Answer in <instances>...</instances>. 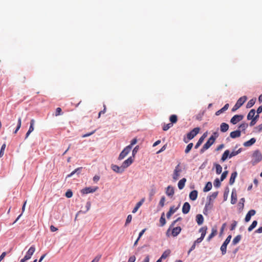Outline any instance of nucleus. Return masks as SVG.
Instances as JSON below:
<instances>
[{
	"label": "nucleus",
	"instance_id": "nucleus-37",
	"mask_svg": "<svg viewBox=\"0 0 262 262\" xmlns=\"http://www.w3.org/2000/svg\"><path fill=\"white\" fill-rule=\"evenodd\" d=\"M214 166L215 167L216 174H220L221 173L222 171V167L219 164H215Z\"/></svg>",
	"mask_w": 262,
	"mask_h": 262
},
{
	"label": "nucleus",
	"instance_id": "nucleus-29",
	"mask_svg": "<svg viewBox=\"0 0 262 262\" xmlns=\"http://www.w3.org/2000/svg\"><path fill=\"white\" fill-rule=\"evenodd\" d=\"M228 157L229 158V150H226L224 151V152L222 155L221 160L222 162H224L228 158Z\"/></svg>",
	"mask_w": 262,
	"mask_h": 262
},
{
	"label": "nucleus",
	"instance_id": "nucleus-60",
	"mask_svg": "<svg viewBox=\"0 0 262 262\" xmlns=\"http://www.w3.org/2000/svg\"><path fill=\"white\" fill-rule=\"evenodd\" d=\"M236 225H237V222L235 221H234L233 222L232 224H231L230 230H233L235 229Z\"/></svg>",
	"mask_w": 262,
	"mask_h": 262
},
{
	"label": "nucleus",
	"instance_id": "nucleus-63",
	"mask_svg": "<svg viewBox=\"0 0 262 262\" xmlns=\"http://www.w3.org/2000/svg\"><path fill=\"white\" fill-rule=\"evenodd\" d=\"M135 260H136V257H135V256L133 255V256H130L127 262H135Z\"/></svg>",
	"mask_w": 262,
	"mask_h": 262
},
{
	"label": "nucleus",
	"instance_id": "nucleus-24",
	"mask_svg": "<svg viewBox=\"0 0 262 262\" xmlns=\"http://www.w3.org/2000/svg\"><path fill=\"white\" fill-rule=\"evenodd\" d=\"M237 173L236 171H234L231 173L230 180H229V184L230 185H232L234 182L236 177H237Z\"/></svg>",
	"mask_w": 262,
	"mask_h": 262
},
{
	"label": "nucleus",
	"instance_id": "nucleus-2",
	"mask_svg": "<svg viewBox=\"0 0 262 262\" xmlns=\"http://www.w3.org/2000/svg\"><path fill=\"white\" fill-rule=\"evenodd\" d=\"M247 97L244 96L243 97H241L239 98L237 102H236L235 104L234 105V106L232 108V112H235L237 110H238L247 100Z\"/></svg>",
	"mask_w": 262,
	"mask_h": 262
},
{
	"label": "nucleus",
	"instance_id": "nucleus-26",
	"mask_svg": "<svg viewBox=\"0 0 262 262\" xmlns=\"http://www.w3.org/2000/svg\"><path fill=\"white\" fill-rule=\"evenodd\" d=\"M213 207V203L211 202V200H209V202L207 203L205 205L204 213L205 214V211H207V210H211Z\"/></svg>",
	"mask_w": 262,
	"mask_h": 262
},
{
	"label": "nucleus",
	"instance_id": "nucleus-46",
	"mask_svg": "<svg viewBox=\"0 0 262 262\" xmlns=\"http://www.w3.org/2000/svg\"><path fill=\"white\" fill-rule=\"evenodd\" d=\"M21 118L19 117L18 118V123H17V127L16 128V129L15 130V131L14 132V134H16L17 133V132H18V130L19 129V128L21 127Z\"/></svg>",
	"mask_w": 262,
	"mask_h": 262
},
{
	"label": "nucleus",
	"instance_id": "nucleus-3",
	"mask_svg": "<svg viewBox=\"0 0 262 262\" xmlns=\"http://www.w3.org/2000/svg\"><path fill=\"white\" fill-rule=\"evenodd\" d=\"M215 142L214 138L210 137L206 143L203 145L202 148L200 149V153H203L205 150L208 149Z\"/></svg>",
	"mask_w": 262,
	"mask_h": 262
},
{
	"label": "nucleus",
	"instance_id": "nucleus-38",
	"mask_svg": "<svg viewBox=\"0 0 262 262\" xmlns=\"http://www.w3.org/2000/svg\"><path fill=\"white\" fill-rule=\"evenodd\" d=\"M255 101H256L255 99H252L250 100L246 105V107L247 108H251V107H252L254 105V104H255Z\"/></svg>",
	"mask_w": 262,
	"mask_h": 262
},
{
	"label": "nucleus",
	"instance_id": "nucleus-8",
	"mask_svg": "<svg viewBox=\"0 0 262 262\" xmlns=\"http://www.w3.org/2000/svg\"><path fill=\"white\" fill-rule=\"evenodd\" d=\"M243 118L244 116L242 115H235L231 119L230 122L233 124H236L237 122L241 121Z\"/></svg>",
	"mask_w": 262,
	"mask_h": 262
},
{
	"label": "nucleus",
	"instance_id": "nucleus-7",
	"mask_svg": "<svg viewBox=\"0 0 262 262\" xmlns=\"http://www.w3.org/2000/svg\"><path fill=\"white\" fill-rule=\"evenodd\" d=\"M98 189V187H85L82 189L81 190V192L82 194H88V193H93V192H95Z\"/></svg>",
	"mask_w": 262,
	"mask_h": 262
},
{
	"label": "nucleus",
	"instance_id": "nucleus-61",
	"mask_svg": "<svg viewBox=\"0 0 262 262\" xmlns=\"http://www.w3.org/2000/svg\"><path fill=\"white\" fill-rule=\"evenodd\" d=\"M61 109L60 107H57L56 110L55 115L59 116L61 114Z\"/></svg>",
	"mask_w": 262,
	"mask_h": 262
},
{
	"label": "nucleus",
	"instance_id": "nucleus-57",
	"mask_svg": "<svg viewBox=\"0 0 262 262\" xmlns=\"http://www.w3.org/2000/svg\"><path fill=\"white\" fill-rule=\"evenodd\" d=\"M221 185V183L219 179H216L214 182V186L216 187H219Z\"/></svg>",
	"mask_w": 262,
	"mask_h": 262
},
{
	"label": "nucleus",
	"instance_id": "nucleus-23",
	"mask_svg": "<svg viewBox=\"0 0 262 262\" xmlns=\"http://www.w3.org/2000/svg\"><path fill=\"white\" fill-rule=\"evenodd\" d=\"M229 107V104L227 103L223 107H222L221 109L219 110L215 113V115L216 116L220 115L221 114L224 113L225 111L228 110Z\"/></svg>",
	"mask_w": 262,
	"mask_h": 262
},
{
	"label": "nucleus",
	"instance_id": "nucleus-16",
	"mask_svg": "<svg viewBox=\"0 0 262 262\" xmlns=\"http://www.w3.org/2000/svg\"><path fill=\"white\" fill-rule=\"evenodd\" d=\"M35 123V120L34 119H32L30 121V125L28 131L26 133V138H28L29 135L34 130V125Z\"/></svg>",
	"mask_w": 262,
	"mask_h": 262
},
{
	"label": "nucleus",
	"instance_id": "nucleus-11",
	"mask_svg": "<svg viewBox=\"0 0 262 262\" xmlns=\"http://www.w3.org/2000/svg\"><path fill=\"white\" fill-rule=\"evenodd\" d=\"M111 168L113 171L119 173H121L124 171L122 165L120 167H119L116 165L113 164L111 166Z\"/></svg>",
	"mask_w": 262,
	"mask_h": 262
},
{
	"label": "nucleus",
	"instance_id": "nucleus-18",
	"mask_svg": "<svg viewBox=\"0 0 262 262\" xmlns=\"http://www.w3.org/2000/svg\"><path fill=\"white\" fill-rule=\"evenodd\" d=\"M241 135V130H236L230 133V136L232 138L239 137Z\"/></svg>",
	"mask_w": 262,
	"mask_h": 262
},
{
	"label": "nucleus",
	"instance_id": "nucleus-36",
	"mask_svg": "<svg viewBox=\"0 0 262 262\" xmlns=\"http://www.w3.org/2000/svg\"><path fill=\"white\" fill-rule=\"evenodd\" d=\"M170 250H167L166 251H165L163 254H162L161 256V259H165L168 256H169V255H170Z\"/></svg>",
	"mask_w": 262,
	"mask_h": 262
},
{
	"label": "nucleus",
	"instance_id": "nucleus-62",
	"mask_svg": "<svg viewBox=\"0 0 262 262\" xmlns=\"http://www.w3.org/2000/svg\"><path fill=\"white\" fill-rule=\"evenodd\" d=\"M26 81V77L24 75H22L20 77V81L21 83H25Z\"/></svg>",
	"mask_w": 262,
	"mask_h": 262
},
{
	"label": "nucleus",
	"instance_id": "nucleus-10",
	"mask_svg": "<svg viewBox=\"0 0 262 262\" xmlns=\"http://www.w3.org/2000/svg\"><path fill=\"white\" fill-rule=\"evenodd\" d=\"M35 251V247L34 246H32L28 251H27L26 255L25 256L26 259H29L31 258L32 255L34 253Z\"/></svg>",
	"mask_w": 262,
	"mask_h": 262
},
{
	"label": "nucleus",
	"instance_id": "nucleus-40",
	"mask_svg": "<svg viewBox=\"0 0 262 262\" xmlns=\"http://www.w3.org/2000/svg\"><path fill=\"white\" fill-rule=\"evenodd\" d=\"M242 149L239 148L237 151H233L230 154L229 153V158L236 156L241 152Z\"/></svg>",
	"mask_w": 262,
	"mask_h": 262
},
{
	"label": "nucleus",
	"instance_id": "nucleus-4",
	"mask_svg": "<svg viewBox=\"0 0 262 262\" xmlns=\"http://www.w3.org/2000/svg\"><path fill=\"white\" fill-rule=\"evenodd\" d=\"M200 128L195 127L187 134V138L188 140L192 139L199 133Z\"/></svg>",
	"mask_w": 262,
	"mask_h": 262
},
{
	"label": "nucleus",
	"instance_id": "nucleus-42",
	"mask_svg": "<svg viewBox=\"0 0 262 262\" xmlns=\"http://www.w3.org/2000/svg\"><path fill=\"white\" fill-rule=\"evenodd\" d=\"M257 224V222L256 221H254L252 224L248 227V231H251L256 226Z\"/></svg>",
	"mask_w": 262,
	"mask_h": 262
},
{
	"label": "nucleus",
	"instance_id": "nucleus-34",
	"mask_svg": "<svg viewBox=\"0 0 262 262\" xmlns=\"http://www.w3.org/2000/svg\"><path fill=\"white\" fill-rule=\"evenodd\" d=\"M242 238V236L241 235H238L236 236L233 239L232 242V244L234 245H236L239 242L241 241Z\"/></svg>",
	"mask_w": 262,
	"mask_h": 262
},
{
	"label": "nucleus",
	"instance_id": "nucleus-53",
	"mask_svg": "<svg viewBox=\"0 0 262 262\" xmlns=\"http://www.w3.org/2000/svg\"><path fill=\"white\" fill-rule=\"evenodd\" d=\"M132 220V215L129 214L127 216V219L126 220V222L125 223V225L127 226V224L130 223L131 221Z\"/></svg>",
	"mask_w": 262,
	"mask_h": 262
},
{
	"label": "nucleus",
	"instance_id": "nucleus-6",
	"mask_svg": "<svg viewBox=\"0 0 262 262\" xmlns=\"http://www.w3.org/2000/svg\"><path fill=\"white\" fill-rule=\"evenodd\" d=\"M131 150L130 146H126L120 154L118 160H121L124 159Z\"/></svg>",
	"mask_w": 262,
	"mask_h": 262
},
{
	"label": "nucleus",
	"instance_id": "nucleus-48",
	"mask_svg": "<svg viewBox=\"0 0 262 262\" xmlns=\"http://www.w3.org/2000/svg\"><path fill=\"white\" fill-rule=\"evenodd\" d=\"M172 126H173L172 124L170 123L166 124H165L163 125L162 129H163V130L166 131L168 129H169L170 127H171Z\"/></svg>",
	"mask_w": 262,
	"mask_h": 262
},
{
	"label": "nucleus",
	"instance_id": "nucleus-13",
	"mask_svg": "<svg viewBox=\"0 0 262 262\" xmlns=\"http://www.w3.org/2000/svg\"><path fill=\"white\" fill-rule=\"evenodd\" d=\"M255 213L256 211L255 210L251 209L249 210L246 215L245 219V222H248L250 220L251 216L255 215Z\"/></svg>",
	"mask_w": 262,
	"mask_h": 262
},
{
	"label": "nucleus",
	"instance_id": "nucleus-20",
	"mask_svg": "<svg viewBox=\"0 0 262 262\" xmlns=\"http://www.w3.org/2000/svg\"><path fill=\"white\" fill-rule=\"evenodd\" d=\"M198 191L196 190H193L189 193V198L192 201H194L197 199Z\"/></svg>",
	"mask_w": 262,
	"mask_h": 262
},
{
	"label": "nucleus",
	"instance_id": "nucleus-43",
	"mask_svg": "<svg viewBox=\"0 0 262 262\" xmlns=\"http://www.w3.org/2000/svg\"><path fill=\"white\" fill-rule=\"evenodd\" d=\"M193 143H190L189 144H188L187 145V146H186V148L185 150V154H187L188 153H189L190 152V151L191 150V149H192V147H193Z\"/></svg>",
	"mask_w": 262,
	"mask_h": 262
},
{
	"label": "nucleus",
	"instance_id": "nucleus-47",
	"mask_svg": "<svg viewBox=\"0 0 262 262\" xmlns=\"http://www.w3.org/2000/svg\"><path fill=\"white\" fill-rule=\"evenodd\" d=\"M181 217H178L176 220L174 221L171 224V225H170L169 228L167 230V233H166V234L167 236H169V234H168V233H169V231H170V228L173 227L175 224L179 221H180L181 220Z\"/></svg>",
	"mask_w": 262,
	"mask_h": 262
},
{
	"label": "nucleus",
	"instance_id": "nucleus-39",
	"mask_svg": "<svg viewBox=\"0 0 262 262\" xmlns=\"http://www.w3.org/2000/svg\"><path fill=\"white\" fill-rule=\"evenodd\" d=\"M228 245L223 243L221 247V251H222V255H225L226 253L227 246Z\"/></svg>",
	"mask_w": 262,
	"mask_h": 262
},
{
	"label": "nucleus",
	"instance_id": "nucleus-55",
	"mask_svg": "<svg viewBox=\"0 0 262 262\" xmlns=\"http://www.w3.org/2000/svg\"><path fill=\"white\" fill-rule=\"evenodd\" d=\"M217 194H218L217 191L213 192L212 193V194L209 196V200L211 201L212 199H214L216 198V196H217Z\"/></svg>",
	"mask_w": 262,
	"mask_h": 262
},
{
	"label": "nucleus",
	"instance_id": "nucleus-15",
	"mask_svg": "<svg viewBox=\"0 0 262 262\" xmlns=\"http://www.w3.org/2000/svg\"><path fill=\"white\" fill-rule=\"evenodd\" d=\"M180 206V204L179 205L178 207H175L174 206H171L170 208V209L169 211L167 213V219H169L171 215L173 214L178 209L179 207Z\"/></svg>",
	"mask_w": 262,
	"mask_h": 262
},
{
	"label": "nucleus",
	"instance_id": "nucleus-35",
	"mask_svg": "<svg viewBox=\"0 0 262 262\" xmlns=\"http://www.w3.org/2000/svg\"><path fill=\"white\" fill-rule=\"evenodd\" d=\"M169 120L171 122L170 123H172V124L173 123H177L178 121V117L176 115H172L169 117Z\"/></svg>",
	"mask_w": 262,
	"mask_h": 262
},
{
	"label": "nucleus",
	"instance_id": "nucleus-51",
	"mask_svg": "<svg viewBox=\"0 0 262 262\" xmlns=\"http://www.w3.org/2000/svg\"><path fill=\"white\" fill-rule=\"evenodd\" d=\"M228 171L227 170L223 172L221 177V181L224 180L227 176Z\"/></svg>",
	"mask_w": 262,
	"mask_h": 262
},
{
	"label": "nucleus",
	"instance_id": "nucleus-59",
	"mask_svg": "<svg viewBox=\"0 0 262 262\" xmlns=\"http://www.w3.org/2000/svg\"><path fill=\"white\" fill-rule=\"evenodd\" d=\"M231 237H232V236L231 235H228V237H227V238L224 241V243H225L227 245H228V244L230 243V242L231 241Z\"/></svg>",
	"mask_w": 262,
	"mask_h": 262
},
{
	"label": "nucleus",
	"instance_id": "nucleus-14",
	"mask_svg": "<svg viewBox=\"0 0 262 262\" xmlns=\"http://www.w3.org/2000/svg\"><path fill=\"white\" fill-rule=\"evenodd\" d=\"M190 209V205L188 202H185L183 204V207H182V212L184 214H187L188 213Z\"/></svg>",
	"mask_w": 262,
	"mask_h": 262
},
{
	"label": "nucleus",
	"instance_id": "nucleus-64",
	"mask_svg": "<svg viewBox=\"0 0 262 262\" xmlns=\"http://www.w3.org/2000/svg\"><path fill=\"white\" fill-rule=\"evenodd\" d=\"M101 256H97L94 258V259L91 262H98Z\"/></svg>",
	"mask_w": 262,
	"mask_h": 262
},
{
	"label": "nucleus",
	"instance_id": "nucleus-45",
	"mask_svg": "<svg viewBox=\"0 0 262 262\" xmlns=\"http://www.w3.org/2000/svg\"><path fill=\"white\" fill-rule=\"evenodd\" d=\"M248 125L247 123H243L242 124H241L239 127H238V128L239 129L238 130H241V131H244L245 130V129L247 128Z\"/></svg>",
	"mask_w": 262,
	"mask_h": 262
},
{
	"label": "nucleus",
	"instance_id": "nucleus-5",
	"mask_svg": "<svg viewBox=\"0 0 262 262\" xmlns=\"http://www.w3.org/2000/svg\"><path fill=\"white\" fill-rule=\"evenodd\" d=\"M181 171H182V169L180 167V164H179L175 167V169L173 171V179L174 181H177L179 179L180 174Z\"/></svg>",
	"mask_w": 262,
	"mask_h": 262
},
{
	"label": "nucleus",
	"instance_id": "nucleus-41",
	"mask_svg": "<svg viewBox=\"0 0 262 262\" xmlns=\"http://www.w3.org/2000/svg\"><path fill=\"white\" fill-rule=\"evenodd\" d=\"M164 213H163L160 219V223L161 224V226H163L166 224V220L164 217Z\"/></svg>",
	"mask_w": 262,
	"mask_h": 262
},
{
	"label": "nucleus",
	"instance_id": "nucleus-19",
	"mask_svg": "<svg viewBox=\"0 0 262 262\" xmlns=\"http://www.w3.org/2000/svg\"><path fill=\"white\" fill-rule=\"evenodd\" d=\"M166 193L169 196H172L174 194L173 188L172 186H168L166 188Z\"/></svg>",
	"mask_w": 262,
	"mask_h": 262
},
{
	"label": "nucleus",
	"instance_id": "nucleus-21",
	"mask_svg": "<svg viewBox=\"0 0 262 262\" xmlns=\"http://www.w3.org/2000/svg\"><path fill=\"white\" fill-rule=\"evenodd\" d=\"M256 142V139L254 138H251L250 140L244 143V146L245 147H249L254 144Z\"/></svg>",
	"mask_w": 262,
	"mask_h": 262
},
{
	"label": "nucleus",
	"instance_id": "nucleus-25",
	"mask_svg": "<svg viewBox=\"0 0 262 262\" xmlns=\"http://www.w3.org/2000/svg\"><path fill=\"white\" fill-rule=\"evenodd\" d=\"M196 221L198 225H201L203 223L204 217L202 214H197L196 216Z\"/></svg>",
	"mask_w": 262,
	"mask_h": 262
},
{
	"label": "nucleus",
	"instance_id": "nucleus-54",
	"mask_svg": "<svg viewBox=\"0 0 262 262\" xmlns=\"http://www.w3.org/2000/svg\"><path fill=\"white\" fill-rule=\"evenodd\" d=\"M65 195L68 198H71L73 195V192L71 190H68L66 192Z\"/></svg>",
	"mask_w": 262,
	"mask_h": 262
},
{
	"label": "nucleus",
	"instance_id": "nucleus-9",
	"mask_svg": "<svg viewBox=\"0 0 262 262\" xmlns=\"http://www.w3.org/2000/svg\"><path fill=\"white\" fill-rule=\"evenodd\" d=\"M133 161L134 158H133L132 157H129L127 159L125 160L122 164L124 170L130 166L133 163Z\"/></svg>",
	"mask_w": 262,
	"mask_h": 262
},
{
	"label": "nucleus",
	"instance_id": "nucleus-49",
	"mask_svg": "<svg viewBox=\"0 0 262 262\" xmlns=\"http://www.w3.org/2000/svg\"><path fill=\"white\" fill-rule=\"evenodd\" d=\"M203 141H204L203 138H200L199 139L196 144H195L194 148L195 149L198 148L199 147V146L202 144V143H203Z\"/></svg>",
	"mask_w": 262,
	"mask_h": 262
},
{
	"label": "nucleus",
	"instance_id": "nucleus-52",
	"mask_svg": "<svg viewBox=\"0 0 262 262\" xmlns=\"http://www.w3.org/2000/svg\"><path fill=\"white\" fill-rule=\"evenodd\" d=\"M165 201V198L164 196H162L161 198L160 201L159 202V205L161 207H163L164 206Z\"/></svg>",
	"mask_w": 262,
	"mask_h": 262
},
{
	"label": "nucleus",
	"instance_id": "nucleus-50",
	"mask_svg": "<svg viewBox=\"0 0 262 262\" xmlns=\"http://www.w3.org/2000/svg\"><path fill=\"white\" fill-rule=\"evenodd\" d=\"M6 145L5 143L3 144L1 147L0 150V158L2 157L4 154V150L6 148Z\"/></svg>",
	"mask_w": 262,
	"mask_h": 262
},
{
	"label": "nucleus",
	"instance_id": "nucleus-28",
	"mask_svg": "<svg viewBox=\"0 0 262 262\" xmlns=\"http://www.w3.org/2000/svg\"><path fill=\"white\" fill-rule=\"evenodd\" d=\"M186 182V179L185 178H183L182 179L180 180L178 184V188L180 189H182L185 186V184Z\"/></svg>",
	"mask_w": 262,
	"mask_h": 262
},
{
	"label": "nucleus",
	"instance_id": "nucleus-1",
	"mask_svg": "<svg viewBox=\"0 0 262 262\" xmlns=\"http://www.w3.org/2000/svg\"><path fill=\"white\" fill-rule=\"evenodd\" d=\"M261 160L262 154L260 151L258 150H255L252 155L251 162L252 164L254 165L260 162Z\"/></svg>",
	"mask_w": 262,
	"mask_h": 262
},
{
	"label": "nucleus",
	"instance_id": "nucleus-30",
	"mask_svg": "<svg viewBox=\"0 0 262 262\" xmlns=\"http://www.w3.org/2000/svg\"><path fill=\"white\" fill-rule=\"evenodd\" d=\"M207 230V226H204V227H202L201 228H200V229L199 230V232L201 233V236L202 238H204V237L206 234Z\"/></svg>",
	"mask_w": 262,
	"mask_h": 262
},
{
	"label": "nucleus",
	"instance_id": "nucleus-27",
	"mask_svg": "<svg viewBox=\"0 0 262 262\" xmlns=\"http://www.w3.org/2000/svg\"><path fill=\"white\" fill-rule=\"evenodd\" d=\"M221 131L222 132H226L229 129V125L226 123H222L220 126Z\"/></svg>",
	"mask_w": 262,
	"mask_h": 262
},
{
	"label": "nucleus",
	"instance_id": "nucleus-33",
	"mask_svg": "<svg viewBox=\"0 0 262 262\" xmlns=\"http://www.w3.org/2000/svg\"><path fill=\"white\" fill-rule=\"evenodd\" d=\"M237 201V196L235 192H234L233 191L231 193V203L232 204H234L236 203Z\"/></svg>",
	"mask_w": 262,
	"mask_h": 262
},
{
	"label": "nucleus",
	"instance_id": "nucleus-56",
	"mask_svg": "<svg viewBox=\"0 0 262 262\" xmlns=\"http://www.w3.org/2000/svg\"><path fill=\"white\" fill-rule=\"evenodd\" d=\"M137 142V140L136 138H134L133 139L132 141H131V142H130V145H128L127 146H130V149H132V146L136 144Z\"/></svg>",
	"mask_w": 262,
	"mask_h": 262
},
{
	"label": "nucleus",
	"instance_id": "nucleus-17",
	"mask_svg": "<svg viewBox=\"0 0 262 262\" xmlns=\"http://www.w3.org/2000/svg\"><path fill=\"white\" fill-rule=\"evenodd\" d=\"M181 230L180 226L173 228L171 231V235L173 237L177 236L181 232Z\"/></svg>",
	"mask_w": 262,
	"mask_h": 262
},
{
	"label": "nucleus",
	"instance_id": "nucleus-44",
	"mask_svg": "<svg viewBox=\"0 0 262 262\" xmlns=\"http://www.w3.org/2000/svg\"><path fill=\"white\" fill-rule=\"evenodd\" d=\"M81 169H82V167H79V168H76L74 171H73L71 173L69 174L67 176V178L71 177L73 174H74L76 172H78V173L80 172V171L81 170Z\"/></svg>",
	"mask_w": 262,
	"mask_h": 262
},
{
	"label": "nucleus",
	"instance_id": "nucleus-31",
	"mask_svg": "<svg viewBox=\"0 0 262 262\" xmlns=\"http://www.w3.org/2000/svg\"><path fill=\"white\" fill-rule=\"evenodd\" d=\"M255 114V110L254 109L251 110L247 115V119L248 120L252 119L254 118Z\"/></svg>",
	"mask_w": 262,
	"mask_h": 262
},
{
	"label": "nucleus",
	"instance_id": "nucleus-58",
	"mask_svg": "<svg viewBox=\"0 0 262 262\" xmlns=\"http://www.w3.org/2000/svg\"><path fill=\"white\" fill-rule=\"evenodd\" d=\"M139 147L138 145L136 146L133 149L132 152V155L133 157L135 156V155L137 154L139 150Z\"/></svg>",
	"mask_w": 262,
	"mask_h": 262
},
{
	"label": "nucleus",
	"instance_id": "nucleus-22",
	"mask_svg": "<svg viewBox=\"0 0 262 262\" xmlns=\"http://www.w3.org/2000/svg\"><path fill=\"white\" fill-rule=\"evenodd\" d=\"M144 201V199H142L140 201H139L138 203H137L136 206L135 207V208L133 209V210L132 211V212L133 213H135L137 211L138 209L140 207V206L143 203Z\"/></svg>",
	"mask_w": 262,
	"mask_h": 262
},
{
	"label": "nucleus",
	"instance_id": "nucleus-12",
	"mask_svg": "<svg viewBox=\"0 0 262 262\" xmlns=\"http://www.w3.org/2000/svg\"><path fill=\"white\" fill-rule=\"evenodd\" d=\"M217 233V230L216 227H214L211 229V233L208 236L207 240L209 242L214 236H215Z\"/></svg>",
	"mask_w": 262,
	"mask_h": 262
},
{
	"label": "nucleus",
	"instance_id": "nucleus-32",
	"mask_svg": "<svg viewBox=\"0 0 262 262\" xmlns=\"http://www.w3.org/2000/svg\"><path fill=\"white\" fill-rule=\"evenodd\" d=\"M212 187V185L211 182H208L207 183V184H206V186L204 188L203 191L204 192L209 191V190H210L211 189Z\"/></svg>",
	"mask_w": 262,
	"mask_h": 262
}]
</instances>
